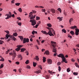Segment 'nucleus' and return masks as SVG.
Wrapping results in <instances>:
<instances>
[{
    "label": "nucleus",
    "instance_id": "62",
    "mask_svg": "<svg viewBox=\"0 0 79 79\" xmlns=\"http://www.w3.org/2000/svg\"><path fill=\"white\" fill-rule=\"evenodd\" d=\"M14 14H15V15H17V13H16V12H15V11H14Z\"/></svg>",
    "mask_w": 79,
    "mask_h": 79
},
{
    "label": "nucleus",
    "instance_id": "44",
    "mask_svg": "<svg viewBox=\"0 0 79 79\" xmlns=\"http://www.w3.org/2000/svg\"><path fill=\"white\" fill-rule=\"evenodd\" d=\"M9 52H10V50H8L6 52V54H8Z\"/></svg>",
    "mask_w": 79,
    "mask_h": 79
},
{
    "label": "nucleus",
    "instance_id": "43",
    "mask_svg": "<svg viewBox=\"0 0 79 79\" xmlns=\"http://www.w3.org/2000/svg\"><path fill=\"white\" fill-rule=\"evenodd\" d=\"M3 41L1 40H0V44H3Z\"/></svg>",
    "mask_w": 79,
    "mask_h": 79
},
{
    "label": "nucleus",
    "instance_id": "21",
    "mask_svg": "<svg viewBox=\"0 0 79 79\" xmlns=\"http://www.w3.org/2000/svg\"><path fill=\"white\" fill-rule=\"evenodd\" d=\"M41 32H42V33H43V34H47V32H46V31H44L43 30L41 31Z\"/></svg>",
    "mask_w": 79,
    "mask_h": 79
},
{
    "label": "nucleus",
    "instance_id": "60",
    "mask_svg": "<svg viewBox=\"0 0 79 79\" xmlns=\"http://www.w3.org/2000/svg\"><path fill=\"white\" fill-rule=\"evenodd\" d=\"M31 34H32L33 35H34V31H32L31 32Z\"/></svg>",
    "mask_w": 79,
    "mask_h": 79
},
{
    "label": "nucleus",
    "instance_id": "26",
    "mask_svg": "<svg viewBox=\"0 0 79 79\" xmlns=\"http://www.w3.org/2000/svg\"><path fill=\"white\" fill-rule=\"evenodd\" d=\"M36 64H37V63H35L34 62H33V65L34 67H35V66H36Z\"/></svg>",
    "mask_w": 79,
    "mask_h": 79
},
{
    "label": "nucleus",
    "instance_id": "37",
    "mask_svg": "<svg viewBox=\"0 0 79 79\" xmlns=\"http://www.w3.org/2000/svg\"><path fill=\"white\" fill-rule=\"evenodd\" d=\"M67 71L68 73H69V71H70V69L69 68H68L67 69Z\"/></svg>",
    "mask_w": 79,
    "mask_h": 79
},
{
    "label": "nucleus",
    "instance_id": "34",
    "mask_svg": "<svg viewBox=\"0 0 79 79\" xmlns=\"http://www.w3.org/2000/svg\"><path fill=\"white\" fill-rule=\"evenodd\" d=\"M57 10L60 11V13H61V9L60 8H58L57 9Z\"/></svg>",
    "mask_w": 79,
    "mask_h": 79
},
{
    "label": "nucleus",
    "instance_id": "9",
    "mask_svg": "<svg viewBox=\"0 0 79 79\" xmlns=\"http://www.w3.org/2000/svg\"><path fill=\"white\" fill-rule=\"evenodd\" d=\"M48 63L49 64H51L52 63V60L51 59H48Z\"/></svg>",
    "mask_w": 79,
    "mask_h": 79
},
{
    "label": "nucleus",
    "instance_id": "19",
    "mask_svg": "<svg viewBox=\"0 0 79 79\" xmlns=\"http://www.w3.org/2000/svg\"><path fill=\"white\" fill-rule=\"evenodd\" d=\"M43 61L44 63H45L46 61V58L45 57H43Z\"/></svg>",
    "mask_w": 79,
    "mask_h": 79
},
{
    "label": "nucleus",
    "instance_id": "59",
    "mask_svg": "<svg viewBox=\"0 0 79 79\" xmlns=\"http://www.w3.org/2000/svg\"><path fill=\"white\" fill-rule=\"evenodd\" d=\"M64 15H65V16H66V12L64 11Z\"/></svg>",
    "mask_w": 79,
    "mask_h": 79
},
{
    "label": "nucleus",
    "instance_id": "23",
    "mask_svg": "<svg viewBox=\"0 0 79 79\" xmlns=\"http://www.w3.org/2000/svg\"><path fill=\"white\" fill-rule=\"evenodd\" d=\"M41 72V70H39L38 71H36L35 72V73H37V74H39V73H40Z\"/></svg>",
    "mask_w": 79,
    "mask_h": 79
},
{
    "label": "nucleus",
    "instance_id": "33",
    "mask_svg": "<svg viewBox=\"0 0 79 79\" xmlns=\"http://www.w3.org/2000/svg\"><path fill=\"white\" fill-rule=\"evenodd\" d=\"M36 60H37V61H39V58L38 57V56H36V58H35Z\"/></svg>",
    "mask_w": 79,
    "mask_h": 79
},
{
    "label": "nucleus",
    "instance_id": "54",
    "mask_svg": "<svg viewBox=\"0 0 79 79\" xmlns=\"http://www.w3.org/2000/svg\"><path fill=\"white\" fill-rule=\"evenodd\" d=\"M32 12H33V13H36V11L34 10H32Z\"/></svg>",
    "mask_w": 79,
    "mask_h": 79
},
{
    "label": "nucleus",
    "instance_id": "45",
    "mask_svg": "<svg viewBox=\"0 0 79 79\" xmlns=\"http://www.w3.org/2000/svg\"><path fill=\"white\" fill-rule=\"evenodd\" d=\"M42 12H44V13L45 12V9H42Z\"/></svg>",
    "mask_w": 79,
    "mask_h": 79
},
{
    "label": "nucleus",
    "instance_id": "57",
    "mask_svg": "<svg viewBox=\"0 0 79 79\" xmlns=\"http://www.w3.org/2000/svg\"><path fill=\"white\" fill-rule=\"evenodd\" d=\"M11 17H12L13 18H15V15L14 14H13L12 15H11Z\"/></svg>",
    "mask_w": 79,
    "mask_h": 79
},
{
    "label": "nucleus",
    "instance_id": "36",
    "mask_svg": "<svg viewBox=\"0 0 79 79\" xmlns=\"http://www.w3.org/2000/svg\"><path fill=\"white\" fill-rule=\"evenodd\" d=\"M15 5L16 6H19V5H20V3H17L15 4Z\"/></svg>",
    "mask_w": 79,
    "mask_h": 79
},
{
    "label": "nucleus",
    "instance_id": "16",
    "mask_svg": "<svg viewBox=\"0 0 79 79\" xmlns=\"http://www.w3.org/2000/svg\"><path fill=\"white\" fill-rule=\"evenodd\" d=\"M6 16H7V17L5 19H8L9 18V14H6L5 15V17H6Z\"/></svg>",
    "mask_w": 79,
    "mask_h": 79
},
{
    "label": "nucleus",
    "instance_id": "27",
    "mask_svg": "<svg viewBox=\"0 0 79 79\" xmlns=\"http://www.w3.org/2000/svg\"><path fill=\"white\" fill-rule=\"evenodd\" d=\"M73 21V19L72 18H71L69 20V22L71 23L72 22V21Z\"/></svg>",
    "mask_w": 79,
    "mask_h": 79
},
{
    "label": "nucleus",
    "instance_id": "55",
    "mask_svg": "<svg viewBox=\"0 0 79 79\" xmlns=\"http://www.w3.org/2000/svg\"><path fill=\"white\" fill-rule=\"evenodd\" d=\"M27 55H29V53H28V51H26V52Z\"/></svg>",
    "mask_w": 79,
    "mask_h": 79
},
{
    "label": "nucleus",
    "instance_id": "3",
    "mask_svg": "<svg viewBox=\"0 0 79 79\" xmlns=\"http://www.w3.org/2000/svg\"><path fill=\"white\" fill-rule=\"evenodd\" d=\"M47 29L49 30V31L48 33H47V35H49L50 36H54V35L52 34V31L51 29H52V28H50L49 27H47Z\"/></svg>",
    "mask_w": 79,
    "mask_h": 79
},
{
    "label": "nucleus",
    "instance_id": "52",
    "mask_svg": "<svg viewBox=\"0 0 79 79\" xmlns=\"http://www.w3.org/2000/svg\"><path fill=\"white\" fill-rule=\"evenodd\" d=\"M18 24L19 25V26H21V23L19 22L18 23Z\"/></svg>",
    "mask_w": 79,
    "mask_h": 79
},
{
    "label": "nucleus",
    "instance_id": "8",
    "mask_svg": "<svg viewBox=\"0 0 79 79\" xmlns=\"http://www.w3.org/2000/svg\"><path fill=\"white\" fill-rule=\"evenodd\" d=\"M79 29L77 28L75 29V35H79Z\"/></svg>",
    "mask_w": 79,
    "mask_h": 79
},
{
    "label": "nucleus",
    "instance_id": "63",
    "mask_svg": "<svg viewBox=\"0 0 79 79\" xmlns=\"http://www.w3.org/2000/svg\"><path fill=\"white\" fill-rule=\"evenodd\" d=\"M76 47H79V44H77V45H76Z\"/></svg>",
    "mask_w": 79,
    "mask_h": 79
},
{
    "label": "nucleus",
    "instance_id": "28",
    "mask_svg": "<svg viewBox=\"0 0 79 79\" xmlns=\"http://www.w3.org/2000/svg\"><path fill=\"white\" fill-rule=\"evenodd\" d=\"M13 35L14 36H15V37H16L17 35H18V33H13Z\"/></svg>",
    "mask_w": 79,
    "mask_h": 79
},
{
    "label": "nucleus",
    "instance_id": "24",
    "mask_svg": "<svg viewBox=\"0 0 79 79\" xmlns=\"http://www.w3.org/2000/svg\"><path fill=\"white\" fill-rule=\"evenodd\" d=\"M45 53H46V55H48L50 54V53H49V51H46L45 52Z\"/></svg>",
    "mask_w": 79,
    "mask_h": 79
},
{
    "label": "nucleus",
    "instance_id": "13",
    "mask_svg": "<svg viewBox=\"0 0 79 79\" xmlns=\"http://www.w3.org/2000/svg\"><path fill=\"white\" fill-rule=\"evenodd\" d=\"M6 37H5V39H8L9 38V35L8 34H6Z\"/></svg>",
    "mask_w": 79,
    "mask_h": 79
},
{
    "label": "nucleus",
    "instance_id": "29",
    "mask_svg": "<svg viewBox=\"0 0 79 79\" xmlns=\"http://www.w3.org/2000/svg\"><path fill=\"white\" fill-rule=\"evenodd\" d=\"M18 11H19V12H20V13H21L22 12V9H21V8H19L18 10Z\"/></svg>",
    "mask_w": 79,
    "mask_h": 79
},
{
    "label": "nucleus",
    "instance_id": "15",
    "mask_svg": "<svg viewBox=\"0 0 79 79\" xmlns=\"http://www.w3.org/2000/svg\"><path fill=\"white\" fill-rule=\"evenodd\" d=\"M18 58H20V60H22L23 59V57H22V56L20 55H18Z\"/></svg>",
    "mask_w": 79,
    "mask_h": 79
},
{
    "label": "nucleus",
    "instance_id": "10",
    "mask_svg": "<svg viewBox=\"0 0 79 79\" xmlns=\"http://www.w3.org/2000/svg\"><path fill=\"white\" fill-rule=\"evenodd\" d=\"M13 55L12 60H15V57H16V54L15 53V52H13Z\"/></svg>",
    "mask_w": 79,
    "mask_h": 79
},
{
    "label": "nucleus",
    "instance_id": "32",
    "mask_svg": "<svg viewBox=\"0 0 79 79\" xmlns=\"http://www.w3.org/2000/svg\"><path fill=\"white\" fill-rule=\"evenodd\" d=\"M5 60L4 59V58L3 57H2L1 59L0 60V61H4Z\"/></svg>",
    "mask_w": 79,
    "mask_h": 79
},
{
    "label": "nucleus",
    "instance_id": "47",
    "mask_svg": "<svg viewBox=\"0 0 79 79\" xmlns=\"http://www.w3.org/2000/svg\"><path fill=\"white\" fill-rule=\"evenodd\" d=\"M28 62H29V60H27L25 62L26 64H28Z\"/></svg>",
    "mask_w": 79,
    "mask_h": 79
},
{
    "label": "nucleus",
    "instance_id": "42",
    "mask_svg": "<svg viewBox=\"0 0 79 79\" xmlns=\"http://www.w3.org/2000/svg\"><path fill=\"white\" fill-rule=\"evenodd\" d=\"M73 74L74 75H76V76H77V75L78 74V73H76V72L73 73Z\"/></svg>",
    "mask_w": 79,
    "mask_h": 79
},
{
    "label": "nucleus",
    "instance_id": "17",
    "mask_svg": "<svg viewBox=\"0 0 79 79\" xmlns=\"http://www.w3.org/2000/svg\"><path fill=\"white\" fill-rule=\"evenodd\" d=\"M18 37L20 38V40H22V41L23 40V39H24V37L23 36H18Z\"/></svg>",
    "mask_w": 79,
    "mask_h": 79
},
{
    "label": "nucleus",
    "instance_id": "14",
    "mask_svg": "<svg viewBox=\"0 0 79 79\" xmlns=\"http://www.w3.org/2000/svg\"><path fill=\"white\" fill-rule=\"evenodd\" d=\"M76 28H77V26H72L70 27V28L72 29H76Z\"/></svg>",
    "mask_w": 79,
    "mask_h": 79
},
{
    "label": "nucleus",
    "instance_id": "20",
    "mask_svg": "<svg viewBox=\"0 0 79 79\" xmlns=\"http://www.w3.org/2000/svg\"><path fill=\"white\" fill-rule=\"evenodd\" d=\"M70 34H72V35H74V34H75L74 33V32L73 31H71L70 32Z\"/></svg>",
    "mask_w": 79,
    "mask_h": 79
},
{
    "label": "nucleus",
    "instance_id": "2",
    "mask_svg": "<svg viewBox=\"0 0 79 79\" xmlns=\"http://www.w3.org/2000/svg\"><path fill=\"white\" fill-rule=\"evenodd\" d=\"M58 57H60V58H62V61L65 63H67L68 62L66 61V58L64 57V55L62 54H60L58 55Z\"/></svg>",
    "mask_w": 79,
    "mask_h": 79
},
{
    "label": "nucleus",
    "instance_id": "49",
    "mask_svg": "<svg viewBox=\"0 0 79 79\" xmlns=\"http://www.w3.org/2000/svg\"><path fill=\"white\" fill-rule=\"evenodd\" d=\"M17 18L18 19H19V20H21V19L20 17H17Z\"/></svg>",
    "mask_w": 79,
    "mask_h": 79
},
{
    "label": "nucleus",
    "instance_id": "6",
    "mask_svg": "<svg viewBox=\"0 0 79 79\" xmlns=\"http://www.w3.org/2000/svg\"><path fill=\"white\" fill-rule=\"evenodd\" d=\"M23 47V45H18L17 46L18 48L15 49V50L16 51H17V52H18V51H19V50L20 49H21V47Z\"/></svg>",
    "mask_w": 79,
    "mask_h": 79
},
{
    "label": "nucleus",
    "instance_id": "12",
    "mask_svg": "<svg viewBox=\"0 0 79 79\" xmlns=\"http://www.w3.org/2000/svg\"><path fill=\"white\" fill-rule=\"evenodd\" d=\"M50 11L52 12V13H55V10L54 9H51Z\"/></svg>",
    "mask_w": 79,
    "mask_h": 79
},
{
    "label": "nucleus",
    "instance_id": "56",
    "mask_svg": "<svg viewBox=\"0 0 79 79\" xmlns=\"http://www.w3.org/2000/svg\"><path fill=\"white\" fill-rule=\"evenodd\" d=\"M48 71L49 73L50 74H52V71H50V70H49Z\"/></svg>",
    "mask_w": 79,
    "mask_h": 79
},
{
    "label": "nucleus",
    "instance_id": "58",
    "mask_svg": "<svg viewBox=\"0 0 79 79\" xmlns=\"http://www.w3.org/2000/svg\"><path fill=\"white\" fill-rule=\"evenodd\" d=\"M19 73H21V69H19Z\"/></svg>",
    "mask_w": 79,
    "mask_h": 79
},
{
    "label": "nucleus",
    "instance_id": "50",
    "mask_svg": "<svg viewBox=\"0 0 79 79\" xmlns=\"http://www.w3.org/2000/svg\"><path fill=\"white\" fill-rule=\"evenodd\" d=\"M34 37H35V36L34 35H31V38H34Z\"/></svg>",
    "mask_w": 79,
    "mask_h": 79
},
{
    "label": "nucleus",
    "instance_id": "1",
    "mask_svg": "<svg viewBox=\"0 0 79 79\" xmlns=\"http://www.w3.org/2000/svg\"><path fill=\"white\" fill-rule=\"evenodd\" d=\"M51 45L53 48L52 52L54 53H56V49L55 48H56V43L54 41H51Z\"/></svg>",
    "mask_w": 79,
    "mask_h": 79
},
{
    "label": "nucleus",
    "instance_id": "35",
    "mask_svg": "<svg viewBox=\"0 0 79 79\" xmlns=\"http://www.w3.org/2000/svg\"><path fill=\"white\" fill-rule=\"evenodd\" d=\"M61 69L60 66H58V70H59V72H60L61 71Z\"/></svg>",
    "mask_w": 79,
    "mask_h": 79
},
{
    "label": "nucleus",
    "instance_id": "30",
    "mask_svg": "<svg viewBox=\"0 0 79 79\" xmlns=\"http://www.w3.org/2000/svg\"><path fill=\"white\" fill-rule=\"evenodd\" d=\"M75 64L76 66L77 67V68H79V65H78V64H77V63H75Z\"/></svg>",
    "mask_w": 79,
    "mask_h": 79
},
{
    "label": "nucleus",
    "instance_id": "41",
    "mask_svg": "<svg viewBox=\"0 0 79 79\" xmlns=\"http://www.w3.org/2000/svg\"><path fill=\"white\" fill-rule=\"evenodd\" d=\"M27 69H31V67L29 65H27Z\"/></svg>",
    "mask_w": 79,
    "mask_h": 79
},
{
    "label": "nucleus",
    "instance_id": "51",
    "mask_svg": "<svg viewBox=\"0 0 79 79\" xmlns=\"http://www.w3.org/2000/svg\"><path fill=\"white\" fill-rule=\"evenodd\" d=\"M15 64H19V62L17 61L15 62Z\"/></svg>",
    "mask_w": 79,
    "mask_h": 79
},
{
    "label": "nucleus",
    "instance_id": "11",
    "mask_svg": "<svg viewBox=\"0 0 79 79\" xmlns=\"http://www.w3.org/2000/svg\"><path fill=\"white\" fill-rule=\"evenodd\" d=\"M10 38H12V39L14 40H16V38L14 36H13V35H9Z\"/></svg>",
    "mask_w": 79,
    "mask_h": 79
},
{
    "label": "nucleus",
    "instance_id": "25",
    "mask_svg": "<svg viewBox=\"0 0 79 79\" xmlns=\"http://www.w3.org/2000/svg\"><path fill=\"white\" fill-rule=\"evenodd\" d=\"M47 26L48 27H52V24L50 23H49L47 24Z\"/></svg>",
    "mask_w": 79,
    "mask_h": 79
},
{
    "label": "nucleus",
    "instance_id": "39",
    "mask_svg": "<svg viewBox=\"0 0 79 79\" xmlns=\"http://www.w3.org/2000/svg\"><path fill=\"white\" fill-rule=\"evenodd\" d=\"M3 64H2L0 67V69H1V68H2L3 67Z\"/></svg>",
    "mask_w": 79,
    "mask_h": 79
},
{
    "label": "nucleus",
    "instance_id": "38",
    "mask_svg": "<svg viewBox=\"0 0 79 79\" xmlns=\"http://www.w3.org/2000/svg\"><path fill=\"white\" fill-rule=\"evenodd\" d=\"M5 32H6L7 34H10V32L8 31H5Z\"/></svg>",
    "mask_w": 79,
    "mask_h": 79
},
{
    "label": "nucleus",
    "instance_id": "40",
    "mask_svg": "<svg viewBox=\"0 0 79 79\" xmlns=\"http://www.w3.org/2000/svg\"><path fill=\"white\" fill-rule=\"evenodd\" d=\"M36 20H39L40 19V17H36Z\"/></svg>",
    "mask_w": 79,
    "mask_h": 79
},
{
    "label": "nucleus",
    "instance_id": "22",
    "mask_svg": "<svg viewBox=\"0 0 79 79\" xmlns=\"http://www.w3.org/2000/svg\"><path fill=\"white\" fill-rule=\"evenodd\" d=\"M57 19H59L60 21H62V19H63V17H58Z\"/></svg>",
    "mask_w": 79,
    "mask_h": 79
},
{
    "label": "nucleus",
    "instance_id": "61",
    "mask_svg": "<svg viewBox=\"0 0 79 79\" xmlns=\"http://www.w3.org/2000/svg\"><path fill=\"white\" fill-rule=\"evenodd\" d=\"M2 74V70H0V74Z\"/></svg>",
    "mask_w": 79,
    "mask_h": 79
},
{
    "label": "nucleus",
    "instance_id": "53",
    "mask_svg": "<svg viewBox=\"0 0 79 79\" xmlns=\"http://www.w3.org/2000/svg\"><path fill=\"white\" fill-rule=\"evenodd\" d=\"M39 26V25L36 24L35 26V28H37V27Z\"/></svg>",
    "mask_w": 79,
    "mask_h": 79
},
{
    "label": "nucleus",
    "instance_id": "64",
    "mask_svg": "<svg viewBox=\"0 0 79 79\" xmlns=\"http://www.w3.org/2000/svg\"><path fill=\"white\" fill-rule=\"evenodd\" d=\"M30 41H31V42H32V38H31L30 39Z\"/></svg>",
    "mask_w": 79,
    "mask_h": 79
},
{
    "label": "nucleus",
    "instance_id": "5",
    "mask_svg": "<svg viewBox=\"0 0 79 79\" xmlns=\"http://www.w3.org/2000/svg\"><path fill=\"white\" fill-rule=\"evenodd\" d=\"M30 22H31L32 23L31 24L32 26H35L36 24V21L35 19L31 20L30 21Z\"/></svg>",
    "mask_w": 79,
    "mask_h": 79
},
{
    "label": "nucleus",
    "instance_id": "31",
    "mask_svg": "<svg viewBox=\"0 0 79 79\" xmlns=\"http://www.w3.org/2000/svg\"><path fill=\"white\" fill-rule=\"evenodd\" d=\"M62 31L63 32H64V33H66V30H65V29H63L62 30Z\"/></svg>",
    "mask_w": 79,
    "mask_h": 79
},
{
    "label": "nucleus",
    "instance_id": "7",
    "mask_svg": "<svg viewBox=\"0 0 79 79\" xmlns=\"http://www.w3.org/2000/svg\"><path fill=\"white\" fill-rule=\"evenodd\" d=\"M29 41V39L28 38H24L23 39V44H25L27 42V43Z\"/></svg>",
    "mask_w": 79,
    "mask_h": 79
},
{
    "label": "nucleus",
    "instance_id": "46",
    "mask_svg": "<svg viewBox=\"0 0 79 79\" xmlns=\"http://www.w3.org/2000/svg\"><path fill=\"white\" fill-rule=\"evenodd\" d=\"M61 64V63L60 62H58L57 63V65L58 66H60Z\"/></svg>",
    "mask_w": 79,
    "mask_h": 79
},
{
    "label": "nucleus",
    "instance_id": "4",
    "mask_svg": "<svg viewBox=\"0 0 79 79\" xmlns=\"http://www.w3.org/2000/svg\"><path fill=\"white\" fill-rule=\"evenodd\" d=\"M33 13L32 12H31L29 14V17H30V19H34L35 18V15L34 16H33V15H32V14Z\"/></svg>",
    "mask_w": 79,
    "mask_h": 79
},
{
    "label": "nucleus",
    "instance_id": "48",
    "mask_svg": "<svg viewBox=\"0 0 79 79\" xmlns=\"http://www.w3.org/2000/svg\"><path fill=\"white\" fill-rule=\"evenodd\" d=\"M14 51H13V53L12 52H11L9 53V55H13V52Z\"/></svg>",
    "mask_w": 79,
    "mask_h": 79
},
{
    "label": "nucleus",
    "instance_id": "18",
    "mask_svg": "<svg viewBox=\"0 0 79 79\" xmlns=\"http://www.w3.org/2000/svg\"><path fill=\"white\" fill-rule=\"evenodd\" d=\"M26 48H21V52H24V51H26Z\"/></svg>",
    "mask_w": 79,
    "mask_h": 79
}]
</instances>
